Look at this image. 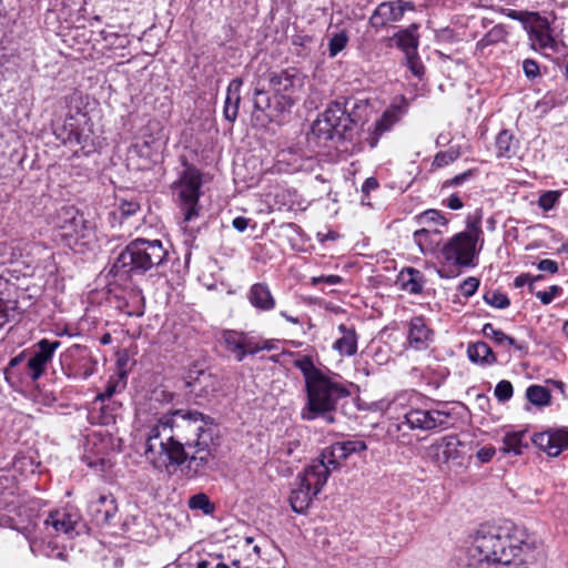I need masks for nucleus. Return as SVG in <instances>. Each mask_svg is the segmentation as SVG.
Masks as SVG:
<instances>
[{
    "mask_svg": "<svg viewBox=\"0 0 568 568\" xmlns=\"http://www.w3.org/2000/svg\"><path fill=\"white\" fill-rule=\"evenodd\" d=\"M527 547L526 534L513 523L481 526L467 548L468 568H499L513 562Z\"/></svg>",
    "mask_w": 568,
    "mask_h": 568,
    "instance_id": "f257e3e1",
    "label": "nucleus"
},
{
    "mask_svg": "<svg viewBox=\"0 0 568 568\" xmlns=\"http://www.w3.org/2000/svg\"><path fill=\"white\" fill-rule=\"evenodd\" d=\"M296 367L303 374L307 399L301 413L302 419L323 418L333 424L338 402L351 395L347 384L338 374L317 368L310 359L296 362Z\"/></svg>",
    "mask_w": 568,
    "mask_h": 568,
    "instance_id": "f03ea898",
    "label": "nucleus"
},
{
    "mask_svg": "<svg viewBox=\"0 0 568 568\" xmlns=\"http://www.w3.org/2000/svg\"><path fill=\"white\" fill-rule=\"evenodd\" d=\"M155 418L172 429L174 438L185 450L192 447H209L216 435L213 418L199 410L175 409Z\"/></svg>",
    "mask_w": 568,
    "mask_h": 568,
    "instance_id": "7ed1b4c3",
    "label": "nucleus"
},
{
    "mask_svg": "<svg viewBox=\"0 0 568 568\" xmlns=\"http://www.w3.org/2000/svg\"><path fill=\"white\" fill-rule=\"evenodd\" d=\"M168 251L160 240L135 239L131 241L115 257L108 275L126 280L131 275H143L149 270L161 265Z\"/></svg>",
    "mask_w": 568,
    "mask_h": 568,
    "instance_id": "20e7f679",
    "label": "nucleus"
},
{
    "mask_svg": "<svg viewBox=\"0 0 568 568\" xmlns=\"http://www.w3.org/2000/svg\"><path fill=\"white\" fill-rule=\"evenodd\" d=\"M144 456L154 468L170 473L186 462L189 453L174 438L172 429L154 418L146 427Z\"/></svg>",
    "mask_w": 568,
    "mask_h": 568,
    "instance_id": "39448f33",
    "label": "nucleus"
},
{
    "mask_svg": "<svg viewBox=\"0 0 568 568\" xmlns=\"http://www.w3.org/2000/svg\"><path fill=\"white\" fill-rule=\"evenodd\" d=\"M329 471L323 462L313 459L303 473L296 477V487L291 491L290 505L292 510L297 514H304L310 507L313 498L321 493L327 479Z\"/></svg>",
    "mask_w": 568,
    "mask_h": 568,
    "instance_id": "423d86ee",
    "label": "nucleus"
},
{
    "mask_svg": "<svg viewBox=\"0 0 568 568\" xmlns=\"http://www.w3.org/2000/svg\"><path fill=\"white\" fill-rule=\"evenodd\" d=\"M348 102H333L312 125V131L320 139H352L357 121L347 112Z\"/></svg>",
    "mask_w": 568,
    "mask_h": 568,
    "instance_id": "0eeeda50",
    "label": "nucleus"
},
{
    "mask_svg": "<svg viewBox=\"0 0 568 568\" xmlns=\"http://www.w3.org/2000/svg\"><path fill=\"white\" fill-rule=\"evenodd\" d=\"M448 415L440 410H423V409H396L395 427L397 440L403 445H409L415 437L410 430H430L446 423Z\"/></svg>",
    "mask_w": 568,
    "mask_h": 568,
    "instance_id": "6e6552de",
    "label": "nucleus"
},
{
    "mask_svg": "<svg viewBox=\"0 0 568 568\" xmlns=\"http://www.w3.org/2000/svg\"><path fill=\"white\" fill-rule=\"evenodd\" d=\"M201 186V172L195 166L185 163L179 180L173 184L185 222H190L199 216Z\"/></svg>",
    "mask_w": 568,
    "mask_h": 568,
    "instance_id": "1a4fd4ad",
    "label": "nucleus"
},
{
    "mask_svg": "<svg viewBox=\"0 0 568 568\" xmlns=\"http://www.w3.org/2000/svg\"><path fill=\"white\" fill-rule=\"evenodd\" d=\"M54 135L64 145L80 146L83 155L95 151L92 125L85 114L67 116L61 125L55 126Z\"/></svg>",
    "mask_w": 568,
    "mask_h": 568,
    "instance_id": "9d476101",
    "label": "nucleus"
},
{
    "mask_svg": "<svg viewBox=\"0 0 568 568\" xmlns=\"http://www.w3.org/2000/svg\"><path fill=\"white\" fill-rule=\"evenodd\" d=\"M481 234L479 220L469 223L467 231L454 235L443 246L442 254L444 258L455 265H471L476 255V243Z\"/></svg>",
    "mask_w": 568,
    "mask_h": 568,
    "instance_id": "9b49d317",
    "label": "nucleus"
},
{
    "mask_svg": "<svg viewBox=\"0 0 568 568\" xmlns=\"http://www.w3.org/2000/svg\"><path fill=\"white\" fill-rule=\"evenodd\" d=\"M420 225L414 232V241L423 253H433L442 242V234L447 230L448 220L440 211L429 209L415 216Z\"/></svg>",
    "mask_w": 568,
    "mask_h": 568,
    "instance_id": "f8f14e48",
    "label": "nucleus"
},
{
    "mask_svg": "<svg viewBox=\"0 0 568 568\" xmlns=\"http://www.w3.org/2000/svg\"><path fill=\"white\" fill-rule=\"evenodd\" d=\"M266 80L270 91L292 109L303 93L306 75L296 68H287L268 72Z\"/></svg>",
    "mask_w": 568,
    "mask_h": 568,
    "instance_id": "ddd939ff",
    "label": "nucleus"
},
{
    "mask_svg": "<svg viewBox=\"0 0 568 568\" xmlns=\"http://www.w3.org/2000/svg\"><path fill=\"white\" fill-rule=\"evenodd\" d=\"M54 225L61 231V236L77 243L93 236L92 224L73 205L62 206L55 215Z\"/></svg>",
    "mask_w": 568,
    "mask_h": 568,
    "instance_id": "4468645a",
    "label": "nucleus"
},
{
    "mask_svg": "<svg viewBox=\"0 0 568 568\" xmlns=\"http://www.w3.org/2000/svg\"><path fill=\"white\" fill-rule=\"evenodd\" d=\"M419 26L412 23L406 29L398 30L393 34V40L397 49L403 53V63L418 79L425 73V67L418 54L419 36L417 33Z\"/></svg>",
    "mask_w": 568,
    "mask_h": 568,
    "instance_id": "2eb2a0df",
    "label": "nucleus"
},
{
    "mask_svg": "<svg viewBox=\"0 0 568 568\" xmlns=\"http://www.w3.org/2000/svg\"><path fill=\"white\" fill-rule=\"evenodd\" d=\"M61 346L60 341H50L42 338L33 345L27 359V375L32 382H37L47 371V366L52 362L55 351Z\"/></svg>",
    "mask_w": 568,
    "mask_h": 568,
    "instance_id": "dca6fc26",
    "label": "nucleus"
},
{
    "mask_svg": "<svg viewBox=\"0 0 568 568\" xmlns=\"http://www.w3.org/2000/svg\"><path fill=\"white\" fill-rule=\"evenodd\" d=\"M366 449L365 442L361 439H352L337 442L329 447L323 449L316 462H323L329 474L339 468L341 462L346 459L351 454L359 453Z\"/></svg>",
    "mask_w": 568,
    "mask_h": 568,
    "instance_id": "f3484780",
    "label": "nucleus"
},
{
    "mask_svg": "<svg viewBox=\"0 0 568 568\" xmlns=\"http://www.w3.org/2000/svg\"><path fill=\"white\" fill-rule=\"evenodd\" d=\"M463 443L456 435H448L433 443L427 447L426 456L437 467L443 468L449 462L462 458L460 447Z\"/></svg>",
    "mask_w": 568,
    "mask_h": 568,
    "instance_id": "a211bd4d",
    "label": "nucleus"
},
{
    "mask_svg": "<svg viewBox=\"0 0 568 568\" xmlns=\"http://www.w3.org/2000/svg\"><path fill=\"white\" fill-rule=\"evenodd\" d=\"M253 104L254 113H262L270 122L281 121L284 114L291 111L286 102L273 93L271 95L264 88L255 89Z\"/></svg>",
    "mask_w": 568,
    "mask_h": 568,
    "instance_id": "6ab92c4d",
    "label": "nucleus"
},
{
    "mask_svg": "<svg viewBox=\"0 0 568 568\" xmlns=\"http://www.w3.org/2000/svg\"><path fill=\"white\" fill-rule=\"evenodd\" d=\"M222 341L226 351L230 352L237 362H242L246 355H254L263 348L247 334L232 329L223 332Z\"/></svg>",
    "mask_w": 568,
    "mask_h": 568,
    "instance_id": "aec40b11",
    "label": "nucleus"
},
{
    "mask_svg": "<svg viewBox=\"0 0 568 568\" xmlns=\"http://www.w3.org/2000/svg\"><path fill=\"white\" fill-rule=\"evenodd\" d=\"M185 386L189 393L197 398L207 399L220 388V382L216 375L204 369H195L189 373Z\"/></svg>",
    "mask_w": 568,
    "mask_h": 568,
    "instance_id": "412c9836",
    "label": "nucleus"
},
{
    "mask_svg": "<svg viewBox=\"0 0 568 568\" xmlns=\"http://www.w3.org/2000/svg\"><path fill=\"white\" fill-rule=\"evenodd\" d=\"M80 519L81 516L77 510L64 508L51 511L44 520V525L47 528L52 527L58 535L63 534L68 538H73L79 534Z\"/></svg>",
    "mask_w": 568,
    "mask_h": 568,
    "instance_id": "4be33fe9",
    "label": "nucleus"
},
{
    "mask_svg": "<svg viewBox=\"0 0 568 568\" xmlns=\"http://www.w3.org/2000/svg\"><path fill=\"white\" fill-rule=\"evenodd\" d=\"M531 442L548 456L557 457L568 448V430L549 429L537 433L531 437Z\"/></svg>",
    "mask_w": 568,
    "mask_h": 568,
    "instance_id": "5701e85b",
    "label": "nucleus"
},
{
    "mask_svg": "<svg viewBox=\"0 0 568 568\" xmlns=\"http://www.w3.org/2000/svg\"><path fill=\"white\" fill-rule=\"evenodd\" d=\"M118 513V504L112 494H101L89 504V514L98 526L111 525Z\"/></svg>",
    "mask_w": 568,
    "mask_h": 568,
    "instance_id": "b1692460",
    "label": "nucleus"
},
{
    "mask_svg": "<svg viewBox=\"0 0 568 568\" xmlns=\"http://www.w3.org/2000/svg\"><path fill=\"white\" fill-rule=\"evenodd\" d=\"M64 357L68 359L77 361L78 364L73 367V374L87 379L95 373L98 361L92 357L90 349L87 346L74 344L70 346Z\"/></svg>",
    "mask_w": 568,
    "mask_h": 568,
    "instance_id": "393cba45",
    "label": "nucleus"
},
{
    "mask_svg": "<svg viewBox=\"0 0 568 568\" xmlns=\"http://www.w3.org/2000/svg\"><path fill=\"white\" fill-rule=\"evenodd\" d=\"M369 33L376 40L386 41V45H390L388 32L390 28V2H382L373 12L369 19Z\"/></svg>",
    "mask_w": 568,
    "mask_h": 568,
    "instance_id": "a878e982",
    "label": "nucleus"
},
{
    "mask_svg": "<svg viewBox=\"0 0 568 568\" xmlns=\"http://www.w3.org/2000/svg\"><path fill=\"white\" fill-rule=\"evenodd\" d=\"M243 81L240 78L233 79L226 89V97L224 101L223 115L226 121L233 124L237 118L240 103H241V88Z\"/></svg>",
    "mask_w": 568,
    "mask_h": 568,
    "instance_id": "bb28decb",
    "label": "nucleus"
},
{
    "mask_svg": "<svg viewBox=\"0 0 568 568\" xmlns=\"http://www.w3.org/2000/svg\"><path fill=\"white\" fill-rule=\"evenodd\" d=\"M247 300L252 306L262 312L275 308L276 302L266 283H255L247 292Z\"/></svg>",
    "mask_w": 568,
    "mask_h": 568,
    "instance_id": "cd10ccee",
    "label": "nucleus"
},
{
    "mask_svg": "<svg viewBox=\"0 0 568 568\" xmlns=\"http://www.w3.org/2000/svg\"><path fill=\"white\" fill-rule=\"evenodd\" d=\"M394 284L404 292L418 294L423 291L425 280L420 271L405 267L398 273Z\"/></svg>",
    "mask_w": 568,
    "mask_h": 568,
    "instance_id": "c85d7f7f",
    "label": "nucleus"
},
{
    "mask_svg": "<svg viewBox=\"0 0 568 568\" xmlns=\"http://www.w3.org/2000/svg\"><path fill=\"white\" fill-rule=\"evenodd\" d=\"M534 48L545 52H559L560 43L552 37L548 24H539L531 29L529 34Z\"/></svg>",
    "mask_w": 568,
    "mask_h": 568,
    "instance_id": "c756f323",
    "label": "nucleus"
},
{
    "mask_svg": "<svg viewBox=\"0 0 568 568\" xmlns=\"http://www.w3.org/2000/svg\"><path fill=\"white\" fill-rule=\"evenodd\" d=\"M432 332L426 326L423 317H414L409 322L407 341L415 349H424L428 346Z\"/></svg>",
    "mask_w": 568,
    "mask_h": 568,
    "instance_id": "7c9ffc66",
    "label": "nucleus"
},
{
    "mask_svg": "<svg viewBox=\"0 0 568 568\" xmlns=\"http://www.w3.org/2000/svg\"><path fill=\"white\" fill-rule=\"evenodd\" d=\"M496 156L511 159L517 155L519 141L509 130H501L495 139Z\"/></svg>",
    "mask_w": 568,
    "mask_h": 568,
    "instance_id": "2f4dec72",
    "label": "nucleus"
},
{
    "mask_svg": "<svg viewBox=\"0 0 568 568\" xmlns=\"http://www.w3.org/2000/svg\"><path fill=\"white\" fill-rule=\"evenodd\" d=\"M210 447H194L195 452L192 456H187V471L193 476L203 475L210 468L213 459Z\"/></svg>",
    "mask_w": 568,
    "mask_h": 568,
    "instance_id": "473e14b6",
    "label": "nucleus"
},
{
    "mask_svg": "<svg viewBox=\"0 0 568 568\" xmlns=\"http://www.w3.org/2000/svg\"><path fill=\"white\" fill-rule=\"evenodd\" d=\"M338 331L342 336L334 342L333 348L341 355H354L357 352V336L355 329L345 324H341Z\"/></svg>",
    "mask_w": 568,
    "mask_h": 568,
    "instance_id": "72a5a7b5",
    "label": "nucleus"
},
{
    "mask_svg": "<svg viewBox=\"0 0 568 568\" xmlns=\"http://www.w3.org/2000/svg\"><path fill=\"white\" fill-rule=\"evenodd\" d=\"M468 358L476 364L487 366L497 362V357L490 346L485 342H476L467 347Z\"/></svg>",
    "mask_w": 568,
    "mask_h": 568,
    "instance_id": "f704fd0d",
    "label": "nucleus"
},
{
    "mask_svg": "<svg viewBox=\"0 0 568 568\" xmlns=\"http://www.w3.org/2000/svg\"><path fill=\"white\" fill-rule=\"evenodd\" d=\"M302 435L296 430H287L284 438L276 447L275 454L280 459L290 458L301 450Z\"/></svg>",
    "mask_w": 568,
    "mask_h": 568,
    "instance_id": "c9c22d12",
    "label": "nucleus"
},
{
    "mask_svg": "<svg viewBox=\"0 0 568 568\" xmlns=\"http://www.w3.org/2000/svg\"><path fill=\"white\" fill-rule=\"evenodd\" d=\"M527 430L509 432L503 438L501 450L505 454L520 455L523 449L528 446L526 440Z\"/></svg>",
    "mask_w": 568,
    "mask_h": 568,
    "instance_id": "e433bc0d",
    "label": "nucleus"
},
{
    "mask_svg": "<svg viewBox=\"0 0 568 568\" xmlns=\"http://www.w3.org/2000/svg\"><path fill=\"white\" fill-rule=\"evenodd\" d=\"M28 354L29 351L24 349L20 354L11 358L10 362L8 363L7 367L3 371V374L6 381L9 384L13 385L21 381L22 374L17 368L28 359Z\"/></svg>",
    "mask_w": 568,
    "mask_h": 568,
    "instance_id": "4c0bfd02",
    "label": "nucleus"
},
{
    "mask_svg": "<svg viewBox=\"0 0 568 568\" xmlns=\"http://www.w3.org/2000/svg\"><path fill=\"white\" fill-rule=\"evenodd\" d=\"M527 399L536 406H545L550 402V392L540 385H531L526 390Z\"/></svg>",
    "mask_w": 568,
    "mask_h": 568,
    "instance_id": "58836bf2",
    "label": "nucleus"
},
{
    "mask_svg": "<svg viewBox=\"0 0 568 568\" xmlns=\"http://www.w3.org/2000/svg\"><path fill=\"white\" fill-rule=\"evenodd\" d=\"M187 505L192 510H202L205 515H211L215 510V505L211 503L210 498L204 493L191 496Z\"/></svg>",
    "mask_w": 568,
    "mask_h": 568,
    "instance_id": "ea45409f",
    "label": "nucleus"
},
{
    "mask_svg": "<svg viewBox=\"0 0 568 568\" xmlns=\"http://www.w3.org/2000/svg\"><path fill=\"white\" fill-rule=\"evenodd\" d=\"M486 338L491 339L496 346L501 348L506 347L509 335L505 334L501 329L496 328L491 323H486L481 329Z\"/></svg>",
    "mask_w": 568,
    "mask_h": 568,
    "instance_id": "a19ab883",
    "label": "nucleus"
},
{
    "mask_svg": "<svg viewBox=\"0 0 568 568\" xmlns=\"http://www.w3.org/2000/svg\"><path fill=\"white\" fill-rule=\"evenodd\" d=\"M101 37L109 49H125L130 43L126 36L115 32H106L103 30L101 31Z\"/></svg>",
    "mask_w": 568,
    "mask_h": 568,
    "instance_id": "79ce46f5",
    "label": "nucleus"
},
{
    "mask_svg": "<svg viewBox=\"0 0 568 568\" xmlns=\"http://www.w3.org/2000/svg\"><path fill=\"white\" fill-rule=\"evenodd\" d=\"M484 301L487 304L500 310L508 307L510 304V301L507 297V295L498 291L486 292L484 294Z\"/></svg>",
    "mask_w": 568,
    "mask_h": 568,
    "instance_id": "37998d69",
    "label": "nucleus"
},
{
    "mask_svg": "<svg viewBox=\"0 0 568 568\" xmlns=\"http://www.w3.org/2000/svg\"><path fill=\"white\" fill-rule=\"evenodd\" d=\"M348 36L345 31L335 33L328 43V51L331 57L337 55L347 44Z\"/></svg>",
    "mask_w": 568,
    "mask_h": 568,
    "instance_id": "c03bdc74",
    "label": "nucleus"
},
{
    "mask_svg": "<svg viewBox=\"0 0 568 568\" xmlns=\"http://www.w3.org/2000/svg\"><path fill=\"white\" fill-rule=\"evenodd\" d=\"M513 394H514L513 384L509 381H506V379L500 381L496 385L495 390H494L495 397L500 403L508 402L513 397Z\"/></svg>",
    "mask_w": 568,
    "mask_h": 568,
    "instance_id": "a18cd8bd",
    "label": "nucleus"
},
{
    "mask_svg": "<svg viewBox=\"0 0 568 568\" xmlns=\"http://www.w3.org/2000/svg\"><path fill=\"white\" fill-rule=\"evenodd\" d=\"M560 192L558 191H546L538 199V205L544 211H549L555 207L559 201Z\"/></svg>",
    "mask_w": 568,
    "mask_h": 568,
    "instance_id": "49530a36",
    "label": "nucleus"
},
{
    "mask_svg": "<svg viewBox=\"0 0 568 568\" xmlns=\"http://www.w3.org/2000/svg\"><path fill=\"white\" fill-rule=\"evenodd\" d=\"M459 155V149L452 146L449 150L445 152L437 153L434 160V164H436L437 166H445L455 161L456 159H458Z\"/></svg>",
    "mask_w": 568,
    "mask_h": 568,
    "instance_id": "de8ad7c7",
    "label": "nucleus"
},
{
    "mask_svg": "<svg viewBox=\"0 0 568 568\" xmlns=\"http://www.w3.org/2000/svg\"><path fill=\"white\" fill-rule=\"evenodd\" d=\"M409 106L408 100L400 95L393 100V124L406 114Z\"/></svg>",
    "mask_w": 568,
    "mask_h": 568,
    "instance_id": "09e8293b",
    "label": "nucleus"
},
{
    "mask_svg": "<svg viewBox=\"0 0 568 568\" xmlns=\"http://www.w3.org/2000/svg\"><path fill=\"white\" fill-rule=\"evenodd\" d=\"M479 286V280L476 277H467L465 281H463L458 287L460 294L465 297L473 296Z\"/></svg>",
    "mask_w": 568,
    "mask_h": 568,
    "instance_id": "8fccbe9b",
    "label": "nucleus"
},
{
    "mask_svg": "<svg viewBox=\"0 0 568 568\" xmlns=\"http://www.w3.org/2000/svg\"><path fill=\"white\" fill-rule=\"evenodd\" d=\"M562 292L558 285H551L548 291H538L536 297L540 300L544 305L550 304L554 298Z\"/></svg>",
    "mask_w": 568,
    "mask_h": 568,
    "instance_id": "3c124183",
    "label": "nucleus"
},
{
    "mask_svg": "<svg viewBox=\"0 0 568 568\" xmlns=\"http://www.w3.org/2000/svg\"><path fill=\"white\" fill-rule=\"evenodd\" d=\"M406 10H414L410 2L403 0H398L396 3L393 2V21L399 20Z\"/></svg>",
    "mask_w": 568,
    "mask_h": 568,
    "instance_id": "603ef678",
    "label": "nucleus"
},
{
    "mask_svg": "<svg viewBox=\"0 0 568 568\" xmlns=\"http://www.w3.org/2000/svg\"><path fill=\"white\" fill-rule=\"evenodd\" d=\"M523 70L528 79H535L539 75V65L532 59H526L523 62Z\"/></svg>",
    "mask_w": 568,
    "mask_h": 568,
    "instance_id": "864d4df0",
    "label": "nucleus"
},
{
    "mask_svg": "<svg viewBox=\"0 0 568 568\" xmlns=\"http://www.w3.org/2000/svg\"><path fill=\"white\" fill-rule=\"evenodd\" d=\"M140 209L139 203L124 201L120 204L119 211L122 217H129L135 214Z\"/></svg>",
    "mask_w": 568,
    "mask_h": 568,
    "instance_id": "5fc2aeb1",
    "label": "nucleus"
},
{
    "mask_svg": "<svg viewBox=\"0 0 568 568\" xmlns=\"http://www.w3.org/2000/svg\"><path fill=\"white\" fill-rule=\"evenodd\" d=\"M515 348L523 355H526L528 353V344L524 341H517L514 337L509 336L506 343L505 349L509 351V348Z\"/></svg>",
    "mask_w": 568,
    "mask_h": 568,
    "instance_id": "6e6d98bb",
    "label": "nucleus"
},
{
    "mask_svg": "<svg viewBox=\"0 0 568 568\" xmlns=\"http://www.w3.org/2000/svg\"><path fill=\"white\" fill-rule=\"evenodd\" d=\"M537 268L549 274H555L558 272V263L554 260L545 258L538 262Z\"/></svg>",
    "mask_w": 568,
    "mask_h": 568,
    "instance_id": "4d7b16f0",
    "label": "nucleus"
},
{
    "mask_svg": "<svg viewBox=\"0 0 568 568\" xmlns=\"http://www.w3.org/2000/svg\"><path fill=\"white\" fill-rule=\"evenodd\" d=\"M541 278H542L541 275L531 277L529 274H520L515 278L514 285H515V287H523L526 284H529V286H532V282L539 281ZM530 290H532V287H530Z\"/></svg>",
    "mask_w": 568,
    "mask_h": 568,
    "instance_id": "13d9d810",
    "label": "nucleus"
},
{
    "mask_svg": "<svg viewBox=\"0 0 568 568\" xmlns=\"http://www.w3.org/2000/svg\"><path fill=\"white\" fill-rule=\"evenodd\" d=\"M390 126V109H386L383 113L382 120L376 123V133L383 134Z\"/></svg>",
    "mask_w": 568,
    "mask_h": 568,
    "instance_id": "bf43d9fd",
    "label": "nucleus"
},
{
    "mask_svg": "<svg viewBox=\"0 0 568 568\" xmlns=\"http://www.w3.org/2000/svg\"><path fill=\"white\" fill-rule=\"evenodd\" d=\"M496 454V449L493 446H485L478 449L476 456L481 463H488L493 459Z\"/></svg>",
    "mask_w": 568,
    "mask_h": 568,
    "instance_id": "052dcab7",
    "label": "nucleus"
},
{
    "mask_svg": "<svg viewBox=\"0 0 568 568\" xmlns=\"http://www.w3.org/2000/svg\"><path fill=\"white\" fill-rule=\"evenodd\" d=\"M116 389V383L115 382H109L104 392L97 395L95 400L104 403L106 399H110Z\"/></svg>",
    "mask_w": 568,
    "mask_h": 568,
    "instance_id": "680f3d73",
    "label": "nucleus"
},
{
    "mask_svg": "<svg viewBox=\"0 0 568 568\" xmlns=\"http://www.w3.org/2000/svg\"><path fill=\"white\" fill-rule=\"evenodd\" d=\"M343 278L338 275H323L313 278L314 284L325 283L327 285H337L342 283Z\"/></svg>",
    "mask_w": 568,
    "mask_h": 568,
    "instance_id": "e2e57ef3",
    "label": "nucleus"
},
{
    "mask_svg": "<svg viewBox=\"0 0 568 568\" xmlns=\"http://www.w3.org/2000/svg\"><path fill=\"white\" fill-rule=\"evenodd\" d=\"M473 174L471 170H468L462 174L454 176L453 179L445 182V186H457L467 181Z\"/></svg>",
    "mask_w": 568,
    "mask_h": 568,
    "instance_id": "0e129e2a",
    "label": "nucleus"
},
{
    "mask_svg": "<svg viewBox=\"0 0 568 568\" xmlns=\"http://www.w3.org/2000/svg\"><path fill=\"white\" fill-rule=\"evenodd\" d=\"M251 220L247 219V217H244V216H237L233 220L232 222V225L233 227L237 231V232H244L248 224H250Z\"/></svg>",
    "mask_w": 568,
    "mask_h": 568,
    "instance_id": "69168bd1",
    "label": "nucleus"
},
{
    "mask_svg": "<svg viewBox=\"0 0 568 568\" xmlns=\"http://www.w3.org/2000/svg\"><path fill=\"white\" fill-rule=\"evenodd\" d=\"M542 103L550 106V108H554L558 104H562L564 103V100L562 98H556L555 93L552 92H548L544 98H542Z\"/></svg>",
    "mask_w": 568,
    "mask_h": 568,
    "instance_id": "338daca9",
    "label": "nucleus"
},
{
    "mask_svg": "<svg viewBox=\"0 0 568 568\" xmlns=\"http://www.w3.org/2000/svg\"><path fill=\"white\" fill-rule=\"evenodd\" d=\"M446 205H447L450 210H459V209H462V207H463V202H462L460 197H459L457 194H452V195L447 199Z\"/></svg>",
    "mask_w": 568,
    "mask_h": 568,
    "instance_id": "774afa93",
    "label": "nucleus"
}]
</instances>
